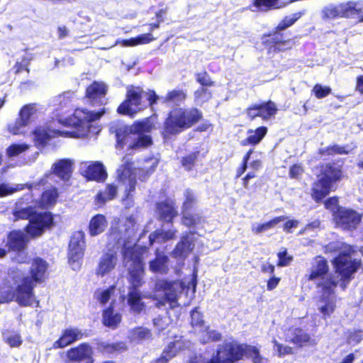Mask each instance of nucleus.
I'll return each instance as SVG.
<instances>
[{
  "mask_svg": "<svg viewBox=\"0 0 363 363\" xmlns=\"http://www.w3.org/2000/svg\"><path fill=\"white\" fill-rule=\"evenodd\" d=\"M340 255L335 258L336 276L328 274L327 261L317 257L313 264L308 279L313 281L323 289H330L340 284L342 289L354 278V274L361 267V262L356 258L357 250L352 246L341 244Z\"/></svg>",
  "mask_w": 363,
  "mask_h": 363,
  "instance_id": "nucleus-1",
  "label": "nucleus"
},
{
  "mask_svg": "<svg viewBox=\"0 0 363 363\" xmlns=\"http://www.w3.org/2000/svg\"><path fill=\"white\" fill-rule=\"evenodd\" d=\"M104 113V110L101 111H89L84 108H77L75 110L73 116L69 118H64L60 114L57 116V121L65 127L71 128L72 130H51L40 128L36 129L34 133V138L39 144H44L47 140L54 135H57L68 138H82L89 132L90 123L99 119Z\"/></svg>",
  "mask_w": 363,
  "mask_h": 363,
  "instance_id": "nucleus-2",
  "label": "nucleus"
},
{
  "mask_svg": "<svg viewBox=\"0 0 363 363\" xmlns=\"http://www.w3.org/2000/svg\"><path fill=\"white\" fill-rule=\"evenodd\" d=\"M143 250L136 246L125 244L123 250V262L129 272V281L132 285L128 297V303L133 313H139L144 309L140 292L137 287L141 286L144 274V264H143Z\"/></svg>",
  "mask_w": 363,
  "mask_h": 363,
  "instance_id": "nucleus-3",
  "label": "nucleus"
},
{
  "mask_svg": "<svg viewBox=\"0 0 363 363\" xmlns=\"http://www.w3.org/2000/svg\"><path fill=\"white\" fill-rule=\"evenodd\" d=\"M245 356L252 358L254 363H269L267 359L262 358L256 347L236 340L225 341L218 346L216 355L204 360L203 363H233Z\"/></svg>",
  "mask_w": 363,
  "mask_h": 363,
  "instance_id": "nucleus-4",
  "label": "nucleus"
},
{
  "mask_svg": "<svg viewBox=\"0 0 363 363\" xmlns=\"http://www.w3.org/2000/svg\"><path fill=\"white\" fill-rule=\"evenodd\" d=\"M154 124L150 118L135 122L128 128V132L119 130L116 133L117 144L121 147L127 145L128 150H140L152 144L150 133Z\"/></svg>",
  "mask_w": 363,
  "mask_h": 363,
  "instance_id": "nucleus-5",
  "label": "nucleus"
},
{
  "mask_svg": "<svg viewBox=\"0 0 363 363\" xmlns=\"http://www.w3.org/2000/svg\"><path fill=\"white\" fill-rule=\"evenodd\" d=\"M201 118L202 113L197 108H174L169 113L164 121L162 135L164 139H168L171 136L189 128Z\"/></svg>",
  "mask_w": 363,
  "mask_h": 363,
  "instance_id": "nucleus-6",
  "label": "nucleus"
},
{
  "mask_svg": "<svg viewBox=\"0 0 363 363\" xmlns=\"http://www.w3.org/2000/svg\"><path fill=\"white\" fill-rule=\"evenodd\" d=\"M146 162H150V167L145 166L143 169H136L133 167V163L129 156H125L121 160V164L117 169V178L124 186L127 196L134 191L136 184V175H139V179L145 180L147 177L155 171L157 165V162L155 159H150Z\"/></svg>",
  "mask_w": 363,
  "mask_h": 363,
  "instance_id": "nucleus-7",
  "label": "nucleus"
},
{
  "mask_svg": "<svg viewBox=\"0 0 363 363\" xmlns=\"http://www.w3.org/2000/svg\"><path fill=\"white\" fill-rule=\"evenodd\" d=\"M24 262L30 264L29 277L24 278V306H38V302L33 294V289L38 283L43 282L48 276V262L40 257H34Z\"/></svg>",
  "mask_w": 363,
  "mask_h": 363,
  "instance_id": "nucleus-8",
  "label": "nucleus"
},
{
  "mask_svg": "<svg viewBox=\"0 0 363 363\" xmlns=\"http://www.w3.org/2000/svg\"><path fill=\"white\" fill-rule=\"evenodd\" d=\"M158 98L154 91L146 92L140 87H128L126 99L118 106V112L133 116L147 106L156 104Z\"/></svg>",
  "mask_w": 363,
  "mask_h": 363,
  "instance_id": "nucleus-9",
  "label": "nucleus"
},
{
  "mask_svg": "<svg viewBox=\"0 0 363 363\" xmlns=\"http://www.w3.org/2000/svg\"><path fill=\"white\" fill-rule=\"evenodd\" d=\"M31 207L24 208V218L28 220V224L24 229V243L28 237L35 238L41 236L45 230L52 223V216L50 212L32 211Z\"/></svg>",
  "mask_w": 363,
  "mask_h": 363,
  "instance_id": "nucleus-10",
  "label": "nucleus"
},
{
  "mask_svg": "<svg viewBox=\"0 0 363 363\" xmlns=\"http://www.w3.org/2000/svg\"><path fill=\"white\" fill-rule=\"evenodd\" d=\"M155 290L163 291L165 296L164 300L159 302L158 304L164 305V302H168L169 307L174 308L179 306L177 299L184 290V285L179 281L169 282L164 279H160L155 284Z\"/></svg>",
  "mask_w": 363,
  "mask_h": 363,
  "instance_id": "nucleus-11",
  "label": "nucleus"
},
{
  "mask_svg": "<svg viewBox=\"0 0 363 363\" xmlns=\"http://www.w3.org/2000/svg\"><path fill=\"white\" fill-rule=\"evenodd\" d=\"M84 233L82 231H77L71 237L68 257L73 269L79 267V261L83 258L85 250Z\"/></svg>",
  "mask_w": 363,
  "mask_h": 363,
  "instance_id": "nucleus-12",
  "label": "nucleus"
},
{
  "mask_svg": "<svg viewBox=\"0 0 363 363\" xmlns=\"http://www.w3.org/2000/svg\"><path fill=\"white\" fill-rule=\"evenodd\" d=\"M337 225L345 230H353L361 220V215L354 210L339 208L334 215Z\"/></svg>",
  "mask_w": 363,
  "mask_h": 363,
  "instance_id": "nucleus-13",
  "label": "nucleus"
},
{
  "mask_svg": "<svg viewBox=\"0 0 363 363\" xmlns=\"http://www.w3.org/2000/svg\"><path fill=\"white\" fill-rule=\"evenodd\" d=\"M115 247L113 246V248L108 249L101 256L96 269V275L104 277L115 269L118 262L117 250Z\"/></svg>",
  "mask_w": 363,
  "mask_h": 363,
  "instance_id": "nucleus-14",
  "label": "nucleus"
},
{
  "mask_svg": "<svg viewBox=\"0 0 363 363\" xmlns=\"http://www.w3.org/2000/svg\"><path fill=\"white\" fill-rule=\"evenodd\" d=\"M333 289H323V294L317 302L318 310L325 319L330 317L336 308V296Z\"/></svg>",
  "mask_w": 363,
  "mask_h": 363,
  "instance_id": "nucleus-15",
  "label": "nucleus"
},
{
  "mask_svg": "<svg viewBox=\"0 0 363 363\" xmlns=\"http://www.w3.org/2000/svg\"><path fill=\"white\" fill-rule=\"evenodd\" d=\"M350 6H347V2L342 3L337 5L328 4L324 6L321 11V18L325 21L334 20L339 18L349 17Z\"/></svg>",
  "mask_w": 363,
  "mask_h": 363,
  "instance_id": "nucleus-16",
  "label": "nucleus"
},
{
  "mask_svg": "<svg viewBox=\"0 0 363 363\" xmlns=\"http://www.w3.org/2000/svg\"><path fill=\"white\" fill-rule=\"evenodd\" d=\"M86 94L93 105L104 104L106 102V86L103 82H94L87 87Z\"/></svg>",
  "mask_w": 363,
  "mask_h": 363,
  "instance_id": "nucleus-17",
  "label": "nucleus"
},
{
  "mask_svg": "<svg viewBox=\"0 0 363 363\" xmlns=\"http://www.w3.org/2000/svg\"><path fill=\"white\" fill-rule=\"evenodd\" d=\"M83 333L77 328H68L65 329L59 340L53 343L55 348H63L74 342L82 339Z\"/></svg>",
  "mask_w": 363,
  "mask_h": 363,
  "instance_id": "nucleus-18",
  "label": "nucleus"
},
{
  "mask_svg": "<svg viewBox=\"0 0 363 363\" xmlns=\"http://www.w3.org/2000/svg\"><path fill=\"white\" fill-rule=\"evenodd\" d=\"M286 341L290 342L298 347H303L307 344H315L308 333L298 328H290L287 331Z\"/></svg>",
  "mask_w": 363,
  "mask_h": 363,
  "instance_id": "nucleus-19",
  "label": "nucleus"
},
{
  "mask_svg": "<svg viewBox=\"0 0 363 363\" xmlns=\"http://www.w3.org/2000/svg\"><path fill=\"white\" fill-rule=\"evenodd\" d=\"M92 349L86 343L81 344L77 347L72 348L67 352L68 358L72 361L84 362L92 361Z\"/></svg>",
  "mask_w": 363,
  "mask_h": 363,
  "instance_id": "nucleus-20",
  "label": "nucleus"
},
{
  "mask_svg": "<svg viewBox=\"0 0 363 363\" xmlns=\"http://www.w3.org/2000/svg\"><path fill=\"white\" fill-rule=\"evenodd\" d=\"M73 164L70 159L60 160L53 164L52 172L62 179L68 180L73 171Z\"/></svg>",
  "mask_w": 363,
  "mask_h": 363,
  "instance_id": "nucleus-21",
  "label": "nucleus"
},
{
  "mask_svg": "<svg viewBox=\"0 0 363 363\" xmlns=\"http://www.w3.org/2000/svg\"><path fill=\"white\" fill-rule=\"evenodd\" d=\"M334 190V184H329L328 181L319 176L318 179L313 184L312 197L318 202Z\"/></svg>",
  "mask_w": 363,
  "mask_h": 363,
  "instance_id": "nucleus-22",
  "label": "nucleus"
},
{
  "mask_svg": "<svg viewBox=\"0 0 363 363\" xmlns=\"http://www.w3.org/2000/svg\"><path fill=\"white\" fill-rule=\"evenodd\" d=\"M169 258L164 253L156 252V257L149 262V269L154 273L167 274L169 270Z\"/></svg>",
  "mask_w": 363,
  "mask_h": 363,
  "instance_id": "nucleus-23",
  "label": "nucleus"
},
{
  "mask_svg": "<svg viewBox=\"0 0 363 363\" xmlns=\"http://www.w3.org/2000/svg\"><path fill=\"white\" fill-rule=\"evenodd\" d=\"M157 213L161 220L172 222L177 216V212L172 201H165L157 204Z\"/></svg>",
  "mask_w": 363,
  "mask_h": 363,
  "instance_id": "nucleus-24",
  "label": "nucleus"
},
{
  "mask_svg": "<svg viewBox=\"0 0 363 363\" xmlns=\"http://www.w3.org/2000/svg\"><path fill=\"white\" fill-rule=\"evenodd\" d=\"M320 170L321 172L320 177L325 179L331 184L340 180L342 177L340 168L330 163L320 165Z\"/></svg>",
  "mask_w": 363,
  "mask_h": 363,
  "instance_id": "nucleus-25",
  "label": "nucleus"
},
{
  "mask_svg": "<svg viewBox=\"0 0 363 363\" xmlns=\"http://www.w3.org/2000/svg\"><path fill=\"white\" fill-rule=\"evenodd\" d=\"M74 96L73 91H65L52 99V104L57 107L56 111H62V113H67L72 109V100Z\"/></svg>",
  "mask_w": 363,
  "mask_h": 363,
  "instance_id": "nucleus-26",
  "label": "nucleus"
},
{
  "mask_svg": "<svg viewBox=\"0 0 363 363\" xmlns=\"http://www.w3.org/2000/svg\"><path fill=\"white\" fill-rule=\"evenodd\" d=\"M86 177L89 179L103 182L107 177L104 165L99 162L89 164L86 170Z\"/></svg>",
  "mask_w": 363,
  "mask_h": 363,
  "instance_id": "nucleus-27",
  "label": "nucleus"
},
{
  "mask_svg": "<svg viewBox=\"0 0 363 363\" xmlns=\"http://www.w3.org/2000/svg\"><path fill=\"white\" fill-rule=\"evenodd\" d=\"M267 133V128L264 126L259 127L255 130L249 129L247 132V137L241 142V144L244 146L256 145L261 142Z\"/></svg>",
  "mask_w": 363,
  "mask_h": 363,
  "instance_id": "nucleus-28",
  "label": "nucleus"
},
{
  "mask_svg": "<svg viewBox=\"0 0 363 363\" xmlns=\"http://www.w3.org/2000/svg\"><path fill=\"white\" fill-rule=\"evenodd\" d=\"M183 347V342L181 340H176L171 342L164 349L162 355L159 359L152 362L151 363H167V362L174 357L177 352Z\"/></svg>",
  "mask_w": 363,
  "mask_h": 363,
  "instance_id": "nucleus-29",
  "label": "nucleus"
},
{
  "mask_svg": "<svg viewBox=\"0 0 363 363\" xmlns=\"http://www.w3.org/2000/svg\"><path fill=\"white\" fill-rule=\"evenodd\" d=\"M6 246L9 250L18 252L23 250V231L21 230L11 231L7 236Z\"/></svg>",
  "mask_w": 363,
  "mask_h": 363,
  "instance_id": "nucleus-30",
  "label": "nucleus"
},
{
  "mask_svg": "<svg viewBox=\"0 0 363 363\" xmlns=\"http://www.w3.org/2000/svg\"><path fill=\"white\" fill-rule=\"evenodd\" d=\"M107 227L106 217L101 214L94 216L89 222V233L91 236H96L103 233Z\"/></svg>",
  "mask_w": 363,
  "mask_h": 363,
  "instance_id": "nucleus-31",
  "label": "nucleus"
},
{
  "mask_svg": "<svg viewBox=\"0 0 363 363\" xmlns=\"http://www.w3.org/2000/svg\"><path fill=\"white\" fill-rule=\"evenodd\" d=\"M58 198V192L56 187L51 186L45 189L39 201V206L42 208H49L53 206Z\"/></svg>",
  "mask_w": 363,
  "mask_h": 363,
  "instance_id": "nucleus-32",
  "label": "nucleus"
},
{
  "mask_svg": "<svg viewBox=\"0 0 363 363\" xmlns=\"http://www.w3.org/2000/svg\"><path fill=\"white\" fill-rule=\"evenodd\" d=\"M186 98V93L180 89H174L169 91L165 96H159L157 101L162 103L172 104L179 106Z\"/></svg>",
  "mask_w": 363,
  "mask_h": 363,
  "instance_id": "nucleus-33",
  "label": "nucleus"
},
{
  "mask_svg": "<svg viewBox=\"0 0 363 363\" xmlns=\"http://www.w3.org/2000/svg\"><path fill=\"white\" fill-rule=\"evenodd\" d=\"M3 298L6 302L16 301L20 306H23V280L6 291Z\"/></svg>",
  "mask_w": 363,
  "mask_h": 363,
  "instance_id": "nucleus-34",
  "label": "nucleus"
},
{
  "mask_svg": "<svg viewBox=\"0 0 363 363\" xmlns=\"http://www.w3.org/2000/svg\"><path fill=\"white\" fill-rule=\"evenodd\" d=\"M193 247L194 245L189 236L183 237L181 242L177 245L172 254L175 257L184 258L189 254Z\"/></svg>",
  "mask_w": 363,
  "mask_h": 363,
  "instance_id": "nucleus-35",
  "label": "nucleus"
},
{
  "mask_svg": "<svg viewBox=\"0 0 363 363\" xmlns=\"http://www.w3.org/2000/svg\"><path fill=\"white\" fill-rule=\"evenodd\" d=\"M117 194V187L113 184H107L104 191H99L96 196L98 205H104L108 201L113 199Z\"/></svg>",
  "mask_w": 363,
  "mask_h": 363,
  "instance_id": "nucleus-36",
  "label": "nucleus"
},
{
  "mask_svg": "<svg viewBox=\"0 0 363 363\" xmlns=\"http://www.w3.org/2000/svg\"><path fill=\"white\" fill-rule=\"evenodd\" d=\"M121 321V315L114 313L112 308H108L104 311V324L109 328H116Z\"/></svg>",
  "mask_w": 363,
  "mask_h": 363,
  "instance_id": "nucleus-37",
  "label": "nucleus"
},
{
  "mask_svg": "<svg viewBox=\"0 0 363 363\" xmlns=\"http://www.w3.org/2000/svg\"><path fill=\"white\" fill-rule=\"evenodd\" d=\"M152 334L149 329L138 327L131 330L128 335V339L133 342H139L140 341L148 340L151 337Z\"/></svg>",
  "mask_w": 363,
  "mask_h": 363,
  "instance_id": "nucleus-38",
  "label": "nucleus"
},
{
  "mask_svg": "<svg viewBox=\"0 0 363 363\" xmlns=\"http://www.w3.org/2000/svg\"><path fill=\"white\" fill-rule=\"evenodd\" d=\"M155 40V38L152 35L149 33L142 34L136 38H133L128 40H125L123 41L122 44L123 46H135L138 45H143L149 43Z\"/></svg>",
  "mask_w": 363,
  "mask_h": 363,
  "instance_id": "nucleus-39",
  "label": "nucleus"
},
{
  "mask_svg": "<svg viewBox=\"0 0 363 363\" xmlns=\"http://www.w3.org/2000/svg\"><path fill=\"white\" fill-rule=\"evenodd\" d=\"M260 117L263 120H268L271 116L276 114L277 108L275 104L271 101L266 103L259 104Z\"/></svg>",
  "mask_w": 363,
  "mask_h": 363,
  "instance_id": "nucleus-40",
  "label": "nucleus"
},
{
  "mask_svg": "<svg viewBox=\"0 0 363 363\" xmlns=\"http://www.w3.org/2000/svg\"><path fill=\"white\" fill-rule=\"evenodd\" d=\"M349 153L348 146H340L338 145H333L319 150V154L321 155H347Z\"/></svg>",
  "mask_w": 363,
  "mask_h": 363,
  "instance_id": "nucleus-41",
  "label": "nucleus"
},
{
  "mask_svg": "<svg viewBox=\"0 0 363 363\" xmlns=\"http://www.w3.org/2000/svg\"><path fill=\"white\" fill-rule=\"evenodd\" d=\"M271 40L274 43V51H285L291 49L294 45V43L290 40H281V35L279 33L273 35Z\"/></svg>",
  "mask_w": 363,
  "mask_h": 363,
  "instance_id": "nucleus-42",
  "label": "nucleus"
},
{
  "mask_svg": "<svg viewBox=\"0 0 363 363\" xmlns=\"http://www.w3.org/2000/svg\"><path fill=\"white\" fill-rule=\"evenodd\" d=\"M278 0H255L253 4L250 6L252 11H268L275 8Z\"/></svg>",
  "mask_w": 363,
  "mask_h": 363,
  "instance_id": "nucleus-43",
  "label": "nucleus"
},
{
  "mask_svg": "<svg viewBox=\"0 0 363 363\" xmlns=\"http://www.w3.org/2000/svg\"><path fill=\"white\" fill-rule=\"evenodd\" d=\"M221 334L215 330H210L208 327L205 328V330L201 331L200 340L203 343H206L211 341H218L221 339Z\"/></svg>",
  "mask_w": 363,
  "mask_h": 363,
  "instance_id": "nucleus-44",
  "label": "nucleus"
},
{
  "mask_svg": "<svg viewBox=\"0 0 363 363\" xmlns=\"http://www.w3.org/2000/svg\"><path fill=\"white\" fill-rule=\"evenodd\" d=\"M201 220L202 217L199 214H191L189 211H182V223L184 225L191 227L201 223Z\"/></svg>",
  "mask_w": 363,
  "mask_h": 363,
  "instance_id": "nucleus-45",
  "label": "nucleus"
},
{
  "mask_svg": "<svg viewBox=\"0 0 363 363\" xmlns=\"http://www.w3.org/2000/svg\"><path fill=\"white\" fill-rule=\"evenodd\" d=\"M23 107L18 112V118L14 122L8 124V130L13 135H20L23 133Z\"/></svg>",
  "mask_w": 363,
  "mask_h": 363,
  "instance_id": "nucleus-46",
  "label": "nucleus"
},
{
  "mask_svg": "<svg viewBox=\"0 0 363 363\" xmlns=\"http://www.w3.org/2000/svg\"><path fill=\"white\" fill-rule=\"evenodd\" d=\"M304 11H300L298 13H293L289 16H286L283 19L277 26V29L278 30H283L289 26H292L298 19H299L303 14Z\"/></svg>",
  "mask_w": 363,
  "mask_h": 363,
  "instance_id": "nucleus-47",
  "label": "nucleus"
},
{
  "mask_svg": "<svg viewBox=\"0 0 363 363\" xmlns=\"http://www.w3.org/2000/svg\"><path fill=\"white\" fill-rule=\"evenodd\" d=\"M194 95L195 102L199 105H201L208 101L212 97V94L211 91H209L205 87H201L199 89H197L194 92Z\"/></svg>",
  "mask_w": 363,
  "mask_h": 363,
  "instance_id": "nucleus-48",
  "label": "nucleus"
},
{
  "mask_svg": "<svg viewBox=\"0 0 363 363\" xmlns=\"http://www.w3.org/2000/svg\"><path fill=\"white\" fill-rule=\"evenodd\" d=\"M347 6H349V17L355 14L359 15L361 17L360 21H363V1H349L347 2Z\"/></svg>",
  "mask_w": 363,
  "mask_h": 363,
  "instance_id": "nucleus-49",
  "label": "nucleus"
},
{
  "mask_svg": "<svg viewBox=\"0 0 363 363\" xmlns=\"http://www.w3.org/2000/svg\"><path fill=\"white\" fill-rule=\"evenodd\" d=\"M3 337L11 347H18L21 343V335L14 332L3 333Z\"/></svg>",
  "mask_w": 363,
  "mask_h": 363,
  "instance_id": "nucleus-50",
  "label": "nucleus"
},
{
  "mask_svg": "<svg viewBox=\"0 0 363 363\" xmlns=\"http://www.w3.org/2000/svg\"><path fill=\"white\" fill-rule=\"evenodd\" d=\"M104 352L108 353L121 352L127 350L125 342H118L112 344H106L103 346Z\"/></svg>",
  "mask_w": 363,
  "mask_h": 363,
  "instance_id": "nucleus-51",
  "label": "nucleus"
},
{
  "mask_svg": "<svg viewBox=\"0 0 363 363\" xmlns=\"http://www.w3.org/2000/svg\"><path fill=\"white\" fill-rule=\"evenodd\" d=\"M312 91L317 99H323L331 93V89L329 86L317 84L313 86Z\"/></svg>",
  "mask_w": 363,
  "mask_h": 363,
  "instance_id": "nucleus-52",
  "label": "nucleus"
},
{
  "mask_svg": "<svg viewBox=\"0 0 363 363\" xmlns=\"http://www.w3.org/2000/svg\"><path fill=\"white\" fill-rule=\"evenodd\" d=\"M125 234L127 238H130L135 235L137 230V224L135 219L130 216L128 218L125 222Z\"/></svg>",
  "mask_w": 363,
  "mask_h": 363,
  "instance_id": "nucleus-53",
  "label": "nucleus"
},
{
  "mask_svg": "<svg viewBox=\"0 0 363 363\" xmlns=\"http://www.w3.org/2000/svg\"><path fill=\"white\" fill-rule=\"evenodd\" d=\"M191 325L194 328H202L203 327V320L202 315L198 311V308H195L191 313Z\"/></svg>",
  "mask_w": 363,
  "mask_h": 363,
  "instance_id": "nucleus-54",
  "label": "nucleus"
},
{
  "mask_svg": "<svg viewBox=\"0 0 363 363\" xmlns=\"http://www.w3.org/2000/svg\"><path fill=\"white\" fill-rule=\"evenodd\" d=\"M196 79L202 87L214 85V82L211 80L210 75L206 72L197 73L196 74Z\"/></svg>",
  "mask_w": 363,
  "mask_h": 363,
  "instance_id": "nucleus-55",
  "label": "nucleus"
},
{
  "mask_svg": "<svg viewBox=\"0 0 363 363\" xmlns=\"http://www.w3.org/2000/svg\"><path fill=\"white\" fill-rule=\"evenodd\" d=\"M185 200L183 203V210L182 211H189L191 208L193 207L194 204L196 202V198L194 196V193L189 190H186L184 193Z\"/></svg>",
  "mask_w": 363,
  "mask_h": 363,
  "instance_id": "nucleus-56",
  "label": "nucleus"
},
{
  "mask_svg": "<svg viewBox=\"0 0 363 363\" xmlns=\"http://www.w3.org/2000/svg\"><path fill=\"white\" fill-rule=\"evenodd\" d=\"M277 257L279 258V262L277 263L279 267L288 266L293 259V257L287 254L286 249H283L279 251L277 254Z\"/></svg>",
  "mask_w": 363,
  "mask_h": 363,
  "instance_id": "nucleus-57",
  "label": "nucleus"
},
{
  "mask_svg": "<svg viewBox=\"0 0 363 363\" xmlns=\"http://www.w3.org/2000/svg\"><path fill=\"white\" fill-rule=\"evenodd\" d=\"M114 287H111L106 290L96 292L95 296L100 303L104 304L108 301L111 295L113 294Z\"/></svg>",
  "mask_w": 363,
  "mask_h": 363,
  "instance_id": "nucleus-58",
  "label": "nucleus"
},
{
  "mask_svg": "<svg viewBox=\"0 0 363 363\" xmlns=\"http://www.w3.org/2000/svg\"><path fill=\"white\" fill-rule=\"evenodd\" d=\"M198 153H191L189 155L184 157L182 160V166L186 170H191L194 167L195 162L197 159Z\"/></svg>",
  "mask_w": 363,
  "mask_h": 363,
  "instance_id": "nucleus-59",
  "label": "nucleus"
},
{
  "mask_svg": "<svg viewBox=\"0 0 363 363\" xmlns=\"http://www.w3.org/2000/svg\"><path fill=\"white\" fill-rule=\"evenodd\" d=\"M273 342L279 357L293 354V349L291 347L283 345L279 343L276 340H274Z\"/></svg>",
  "mask_w": 363,
  "mask_h": 363,
  "instance_id": "nucleus-60",
  "label": "nucleus"
},
{
  "mask_svg": "<svg viewBox=\"0 0 363 363\" xmlns=\"http://www.w3.org/2000/svg\"><path fill=\"white\" fill-rule=\"evenodd\" d=\"M153 325L158 331L164 330L169 325V318L158 316L153 320Z\"/></svg>",
  "mask_w": 363,
  "mask_h": 363,
  "instance_id": "nucleus-61",
  "label": "nucleus"
},
{
  "mask_svg": "<svg viewBox=\"0 0 363 363\" xmlns=\"http://www.w3.org/2000/svg\"><path fill=\"white\" fill-rule=\"evenodd\" d=\"M23 152V144H12L6 150L8 157H13Z\"/></svg>",
  "mask_w": 363,
  "mask_h": 363,
  "instance_id": "nucleus-62",
  "label": "nucleus"
},
{
  "mask_svg": "<svg viewBox=\"0 0 363 363\" xmlns=\"http://www.w3.org/2000/svg\"><path fill=\"white\" fill-rule=\"evenodd\" d=\"M38 112L35 104H30L24 106V121L26 119L29 120L33 118Z\"/></svg>",
  "mask_w": 363,
  "mask_h": 363,
  "instance_id": "nucleus-63",
  "label": "nucleus"
},
{
  "mask_svg": "<svg viewBox=\"0 0 363 363\" xmlns=\"http://www.w3.org/2000/svg\"><path fill=\"white\" fill-rule=\"evenodd\" d=\"M150 242L152 245L154 242H164L167 241V240L164 236V233L162 231H155L152 233L149 236Z\"/></svg>",
  "mask_w": 363,
  "mask_h": 363,
  "instance_id": "nucleus-64",
  "label": "nucleus"
}]
</instances>
